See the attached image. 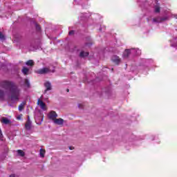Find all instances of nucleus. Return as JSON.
<instances>
[{"mask_svg": "<svg viewBox=\"0 0 177 177\" xmlns=\"http://www.w3.org/2000/svg\"><path fill=\"white\" fill-rule=\"evenodd\" d=\"M155 12L156 13H158L160 12V6H155Z\"/></svg>", "mask_w": 177, "mask_h": 177, "instance_id": "nucleus-19", "label": "nucleus"}, {"mask_svg": "<svg viewBox=\"0 0 177 177\" xmlns=\"http://www.w3.org/2000/svg\"><path fill=\"white\" fill-rule=\"evenodd\" d=\"M2 131L0 129V139H2Z\"/></svg>", "mask_w": 177, "mask_h": 177, "instance_id": "nucleus-23", "label": "nucleus"}, {"mask_svg": "<svg viewBox=\"0 0 177 177\" xmlns=\"http://www.w3.org/2000/svg\"><path fill=\"white\" fill-rule=\"evenodd\" d=\"M24 106H26V103H21L19 106V111H21V110H23V109H24Z\"/></svg>", "mask_w": 177, "mask_h": 177, "instance_id": "nucleus-17", "label": "nucleus"}, {"mask_svg": "<svg viewBox=\"0 0 177 177\" xmlns=\"http://www.w3.org/2000/svg\"><path fill=\"white\" fill-rule=\"evenodd\" d=\"M88 55H89V53H88V52L82 51L80 53L81 57H86V56H88Z\"/></svg>", "mask_w": 177, "mask_h": 177, "instance_id": "nucleus-16", "label": "nucleus"}, {"mask_svg": "<svg viewBox=\"0 0 177 177\" xmlns=\"http://www.w3.org/2000/svg\"><path fill=\"white\" fill-rule=\"evenodd\" d=\"M44 86L46 88V90L44 91V93H46L48 91H52V84L49 82H46L44 83Z\"/></svg>", "mask_w": 177, "mask_h": 177, "instance_id": "nucleus-7", "label": "nucleus"}, {"mask_svg": "<svg viewBox=\"0 0 177 177\" xmlns=\"http://www.w3.org/2000/svg\"><path fill=\"white\" fill-rule=\"evenodd\" d=\"M10 177H15V175H11L10 176Z\"/></svg>", "mask_w": 177, "mask_h": 177, "instance_id": "nucleus-26", "label": "nucleus"}, {"mask_svg": "<svg viewBox=\"0 0 177 177\" xmlns=\"http://www.w3.org/2000/svg\"><path fill=\"white\" fill-rule=\"evenodd\" d=\"M25 86H26V88H30V82L27 79H25Z\"/></svg>", "mask_w": 177, "mask_h": 177, "instance_id": "nucleus-18", "label": "nucleus"}, {"mask_svg": "<svg viewBox=\"0 0 177 177\" xmlns=\"http://www.w3.org/2000/svg\"><path fill=\"white\" fill-rule=\"evenodd\" d=\"M69 150H74V147H69Z\"/></svg>", "mask_w": 177, "mask_h": 177, "instance_id": "nucleus-24", "label": "nucleus"}, {"mask_svg": "<svg viewBox=\"0 0 177 177\" xmlns=\"http://www.w3.org/2000/svg\"><path fill=\"white\" fill-rule=\"evenodd\" d=\"M137 52H138V55H139L140 53V50H137Z\"/></svg>", "mask_w": 177, "mask_h": 177, "instance_id": "nucleus-25", "label": "nucleus"}, {"mask_svg": "<svg viewBox=\"0 0 177 177\" xmlns=\"http://www.w3.org/2000/svg\"><path fill=\"white\" fill-rule=\"evenodd\" d=\"M55 125H59V127H63L64 125V122H66V120H64L62 118H56L53 122Z\"/></svg>", "mask_w": 177, "mask_h": 177, "instance_id": "nucleus-5", "label": "nucleus"}, {"mask_svg": "<svg viewBox=\"0 0 177 177\" xmlns=\"http://www.w3.org/2000/svg\"><path fill=\"white\" fill-rule=\"evenodd\" d=\"M111 61L115 64H120L121 63V59H120V57L117 55H113L111 57Z\"/></svg>", "mask_w": 177, "mask_h": 177, "instance_id": "nucleus-6", "label": "nucleus"}, {"mask_svg": "<svg viewBox=\"0 0 177 177\" xmlns=\"http://www.w3.org/2000/svg\"><path fill=\"white\" fill-rule=\"evenodd\" d=\"M37 74H49V73H55V69H51L50 67H45L37 71Z\"/></svg>", "mask_w": 177, "mask_h": 177, "instance_id": "nucleus-2", "label": "nucleus"}, {"mask_svg": "<svg viewBox=\"0 0 177 177\" xmlns=\"http://www.w3.org/2000/svg\"><path fill=\"white\" fill-rule=\"evenodd\" d=\"M1 122L3 124H6V125H8V124H10V120L8 119V118H2L1 120Z\"/></svg>", "mask_w": 177, "mask_h": 177, "instance_id": "nucleus-9", "label": "nucleus"}, {"mask_svg": "<svg viewBox=\"0 0 177 177\" xmlns=\"http://www.w3.org/2000/svg\"><path fill=\"white\" fill-rule=\"evenodd\" d=\"M69 35H74V30H71L69 32Z\"/></svg>", "mask_w": 177, "mask_h": 177, "instance_id": "nucleus-22", "label": "nucleus"}, {"mask_svg": "<svg viewBox=\"0 0 177 177\" xmlns=\"http://www.w3.org/2000/svg\"><path fill=\"white\" fill-rule=\"evenodd\" d=\"M78 107H79V108H81V104H79V105H78Z\"/></svg>", "mask_w": 177, "mask_h": 177, "instance_id": "nucleus-27", "label": "nucleus"}, {"mask_svg": "<svg viewBox=\"0 0 177 177\" xmlns=\"http://www.w3.org/2000/svg\"><path fill=\"white\" fill-rule=\"evenodd\" d=\"M48 118L53 122L57 118V113L55 111H51L48 114Z\"/></svg>", "mask_w": 177, "mask_h": 177, "instance_id": "nucleus-3", "label": "nucleus"}, {"mask_svg": "<svg viewBox=\"0 0 177 177\" xmlns=\"http://www.w3.org/2000/svg\"><path fill=\"white\" fill-rule=\"evenodd\" d=\"M4 86L9 89L11 95L10 100L11 102H18L19 99H20V92L21 90L19 86L15 85V84L10 82H3Z\"/></svg>", "mask_w": 177, "mask_h": 177, "instance_id": "nucleus-1", "label": "nucleus"}, {"mask_svg": "<svg viewBox=\"0 0 177 177\" xmlns=\"http://www.w3.org/2000/svg\"><path fill=\"white\" fill-rule=\"evenodd\" d=\"M6 96V93L0 89V100H3Z\"/></svg>", "mask_w": 177, "mask_h": 177, "instance_id": "nucleus-11", "label": "nucleus"}, {"mask_svg": "<svg viewBox=\"0 0 177 177\" xmlns=\"http://www.w3.org/2000/svg\"><path fill=\"white\" fill-rule=\"evenodd\" d=\"M25 128L26 129H28V131H30V129H31V121H30V118L28 119V121L25 124Z\"/></svg>", "mask_w": 177, "mask_h": 177, "instance_id": "nucleus-8", "label": "nucleus"}, {"mask_svg": "<svg viewBox=\"0 0 177 177\" xmlns=\"http://www.w3.org/2000/svg\"><path fill=\"white\" fill-rule=\"evenodd\" d=\"M30 71V69L27 67H24L22 68V73L24 74V75H28V72Z\"/></svg>", "mask_w": 177, "mask_h": 177, "instance_id": "nucleus-12", "label": "nucleus"}, {"mask_svg": "<svg viewBox=\"0 0 177 177\" xmlns=\"http://www.w3.org/2000/svg\"><path fill=\"white\" fill-rule=\"evenodd\" d=\"M17 153L18 156H21V157H24V156L26 155L24 151H23V150H21V149L17 150Z\"/></svg>", "mask_w": 177, "mask_h": 177, "instance_id": "nucleus-15", "label": "nucleus"}, {"mask_svg": "<svg viewBox=\"0 0 177 177\" xmlns=\"http://www.w3.org/2000/svg\"><path fill=\"white\" fill-rule=\"evenodd\" d=\"M43 120H44V119H43V118H41V121H43Z\"/></svg>", "mask_w": 177, "mask_h": 177, "instance_id": "nucleus-28", "label": "nucleus"}, {"mask_svg": "<svg viewBox=\"0 0 177 177\" xmlns=\"http://www.w3.org/2000/svg\"><path fill=\"white\" fill-rule=\"evenodd\" d=\"M37 104L39 106L40 109L43 110L44 111H46L48 110V107L46 106V104L44 102V101L41 100H38Z\"/></svg>", "mask_w": 177, "mask_h": 177, "instance_id": "nucleus-4", "label": "nucleus"}, {"mask_svg": "<svg viewBox=\"0 0 177 177\" xmlns=\"http://www.w3.org/2000/svg\"><path fill=\"white\" fill-rule=\"evenodd\" d=\"M0 39H5V36L0 32Z\"/></svg>", "mask_w": 177, "mask_h": 177, "instance_id": "nucleus-21", "label": "nucleus"}, {"mask_svg": "<svg viewBox=\"0 0 177 177\" xmlns=\"http://www.w3.org/2000/svg\"><path fill=\"white\" fill-rule=\"evenodd\" d=\"M26 66H30V67H32L34 66L35 62L32 59H30L28 62H26Z\"/></svg>", "mask_w": 177, "mask_h": 177, "instance_id": "nucleus-14", "label": "nucleus"}, {"mask_svg": "<svg viewBox=\"0 0 177 177\" xmlns=\"http://www.w3.org/2000/svg\"><path fill=\"white\" fill-rule=\"evenodd\" d=\"M45 153H46V151H45V149H40L39 156L41 158H44L45 157Z\"/></svg>", "mask_w": 177, "mask_h": 177, "instance_id": "nucleus-13", "label": "nucleus"}, {"mask_svg": "<svg viewBox=\"0 0 177 177\" xmlns=\"http://www.w3.org/2000/svg\"><path fill=\"white\" fill-rule=\"evenodd\" d=\"M153 23H160V21H161V20L160 19V18H154L153 19Z\"/></svg>", "mask_w": 177, "mask_h": 177, "instance_id": "nucleus-20", "label": "nucleus"}, {"mask_svg": "<svg viewBox=\"0 0 177 177\" xmlns=\"http://www.w3.org/2000/svg\"><path fill=\"white\" fill-rule=\"evenodd\" d=\"M132 50H129V49H127L124 50V53H123V57L127 58L128 57V56H129V55H131V51Z\"/></svg>", "mask_w": 177, "mask_h": 177, "instance_id": "nucleus-10", "label": "nucleus"}]
</instances>
